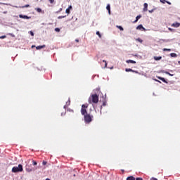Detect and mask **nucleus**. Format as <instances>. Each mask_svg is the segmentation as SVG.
Wrapping results in <instances>:
<instances>
[{
    "mask_svg": "<svg viewBox=\"0 0 180 180\" xmlns=\"http://www.w3.org/2000/svg\"><path fill=\"white\" fill-rule=\"evenodd\" d=\"M89 103H98L99 102V96L97 94H92L88 100Z\"/></svg>",
    "mask_w": 180,
    "mask_h": 180,
    "instance_id": "1",
    "label": "nucleus"
},
{
    "mask_svg": "<svg viewBox=\"0 0 180 180\" xmlns=\"http://www.w3.org/2000/svg\"><path fill=\"white\" fill-rule=\"evenodd\" d=\"M88 103L86 104H83L82 105V108H81V114L82 115V116H85L86 115H88V111L86 110V109H88Z\"/></svg>",
    "mask_w": 180,
    "mask_h": 180,
    "instance_id": "2",
    "label": "nucleus"
},
{
    "mask_svg": "<svg viewBox=\"0 0 180 180\" xmlns=\"http://www.w3.org/2000/svg\"><path fill=\"white\" fill-rule=\"evenodd\" d=\"M84 122L86 123H91L92 122V119H94V115H91V114H86V115H84Z\"/></svg>",
    "mask_w": 180,
    "mask_h": 180,
    "instance_id": "3",
    "label": "nucleus"
},
{
    "mask_svg": "<svg viewBox=\"0 0 180 180\" xmlns=\"http://www.w3.org/2000/svg\"><path fill=\"white\" fill-rule=\"evenodd\" d=\"M23 171V166L22 165H18V167H13L12 168V172L16 173V172H22Z\"/></svg>",
    "mask_w": 180,
    "mask_h": 180,
    "instance_id": "4",
    "label": "nucleus"
},
{
    "mask_svg": "<svg viewBox=\"0 0 180 180\" xmlns=\"http://www.w3.org/2000/svg\"><path fill=\"white\" fill-rule=\"evenodd\" d=\"M137 30H141V32H146V28H144V27H143V25H139L137 27H136Z\"/></svg>",
    "mask_w": 180,
    "mask_h": 180,
    "instance_id": "5",
    "label": "nucleus"
},
{
    "mask_svg": "<svg viewBox=\"0 0 180 180\" xmlns=\"http://www.w3.org/2000/svg\"><path fill=\"white\" fill-rule=\"evenodd\" d=\"M71 9H72V6H69V7L66 9L65 13H68V15H70L71 13Z\"/></svg>",
    "mask_w": 180,
    "mask_h": 180,
    "instance_id": "6",
    "label": "nucleus"
},
{
    "mask_svg": "<svg viewBox=\"0 0 180 180\" xmlns=\"http://www.w3.org/2000/svg\"><path fill=\"white\" fill-rule=\"evenodd\" d=\"M70 104H71V100L68 98V101L66 102V105H64V109H67V108H68V106H70Z\"/></svg>",
    "mask_w": 180,
    "mask_h": 180,
    "instance_id": "7",
    "label": "nucleus"
},
{
    "mask_svg": "<svg viewBox=\"0 0 180 180\" xmlns=\"http://www.w3.org/2000/svg\"><path fill=\"white\" fill-rule=\"evenodd\" d=\"M148 4L147 3H145L143 4V12H147V11H148Z\"/></svg>",
    "mask_w": 180,
    "mask_h": 180,
    "instance_id": "8",
    "label": "nucleus"
},
{
    "mask_svg": "<svg viewBox=\"0 0 180 180\" xmlns=\"http://www.w3.org/2000/svg\"><path fill=\"white\" fill-rule=\"evenodd\" d=\"M157 78L158 79H160V81H162V82H165V84H168V82H167V80H165V79L164 77H161L160 76H158Z\"/></svg>",
    "mask_w": 180,
    "mask_h": 180,
    "instance_id": "9",
    "label": "nucleus"
},
{
    "mask_svg": "<svg viewBox=\"0 0 180 180\" xmlns=\"http://www.w3.org/2000/svg\"><path fill=\"white\" fill-rule=\"evenodd\" d=\"M19 18H20L21 19H30V17L27 16V15H23L22 14H20L19 15Z\"/></svg>",
    "mask_w": 180,
    "mask_h": 180,
    "instance_id": "10",
    "label": "nucleus"
},
{
    "mask_svg": "<svg viewBox=\"0 0 180 180\" xmlns=\"http://www.w3.org/2000/svg\"><path fill=\"white\" fill-rule=\"evenodd\" d=\"M179 26H180L179 22H175V23L172 24V27H179Z\"/></svg>",
    "mask_w": 180,
    "mask_h": 180,
    "instance_id": "11",
    "label": "nucleus"
},
{
    "mask_svg": "<svg viewBox=\"0 0 180 180\" xmlns=\"http://www.w3.org/2000/svg\"><path fill=\"white\" fill-rule=\"evenodd\" d=\"M46 47V45L42 46H38L36 47L37 50H41V49H44Z\"/></svg>",
    "mask_w": 180,
    "mask_h": 180,
    "instance_id": "12",
    "label": "nucleus"
},
{
    "mask_svg": "<svg viewBox=\"0 0 180 180\" xmlns=\"http://www.w3.org/2000/svg\"><path fill=\"white\" fill-rule=\"evenodd\" d=\"M107 11H108L109 15H110V4H108L106 6Z\"/></svg>",
    "mask_w": 180,
    "mask_h": 180,
    "instance_id": "13",
    "label": "nucleus"
},
{
    "mask_svg": "<svg viewBox=\"0 0 180 180\" xmlns=\"http://www.w3.org/2000/svg\"><path fill=\"white\" fill-rule=\"evenodd\" d=\"M161 58H162V57H161V56H155L154 57V60H155L156 61H160V60H161Z\"/></svg>",
    "mask_w": 180,
    "mask_h": 180,
    "instance_id": "14",
    "label": "nucleus"
},
{
    "mask_svg": "<svg viewBox=\"0 0 180 180\" xmlns=\"http://www.w3.org/2000/svg\"><path fill=\"white\" fill-rule=\"evenodd\" d=\"M126 72H136V71L132 70L131 68H127L125 69Z\"/></svg>",
    "mask_w": 180,
    "mask_h": 180,
    "instance_id": "15",
    "label": "nucleus"
},
{
    "mask_svg": "<svg viewBox=\"0 0 180 180\" xmlns=\"http://www.w3.org/2000/svg\"><path fill=\"white\" fill-rule=\"evenodd\" d=\"M127 180H136V178L133 176H130L127 178Z\"/></svg>",
    "mask_w": 180,
    "mask_h": 180,
    "instance_id": "16",
    "label": "nucleus"
},
{
    "mask_svg": "<svg viewBox=\"0 0 180 180\" xmlns=\"http://www.w3.org/2000/svg\"><path fill=\"white\" fill-rule=\"evenodd\" d=\"M126 63H131V64H136V61L132 60H127L126 61Z\"/></svg>",
    "mask_w": 180,
    "mask_h": 180,
    "instance_id": "17",
    "label": "nucleus"
},
{
    "mask_svg": "<svg viewBox=\"0 0 180 180\" xmlns=\"http://www.w3.org/2000/svg\"><path fill=\"white\" fill-rule=\"evenodd\" d=\"M35 11H37V12L39 13H41V8H35Z\"/></svg>",
    "mask_w": 180,
    "mask_h": 180,
    "instance_id": "18",
    "label": "nucleus"
},
{
    "mask_svg": "<svg viewBox=\"0 0 180 180\" xmlns=\"http://www.w3.org/2000/svg\"><path fill=\"white\" fill-rule=\"evenodd\" d=\"M116 27H117V29H120V30H121V32H123V30H124L123 27H122L120 25H117Z\"/></svg>",
    "mask_w": 180,
    "mask_h": 180,
    "instance_id": "19",
    "label": "nucleus"
},
{
    "mask_svg": "<svg viewBox=\"0 0 180 180\" xmlns=\"http://www.w3.org/2000/svg\"><path fill=\"white\" fill-rule=\"evenodd\" d=\"M170 56L175 58V57H178V55H176V53H170Z\"/></svg>",
    "mask_w": 180,
    "mask_h": 180,
    "instance_id": "20",
    "label": "nucleus"
},
{
    "mask_svg": "<svg viewBox=\"0 0 180 180\" xmlns=\"http://www.w3.org/2000/svg\"><path fill=\"white\" fill-rule=\"evenodd\" d=\"M96 34H97V36H98L100 39L102 37V35L101 34V32H99V31H97Z\"/></svg>",
    "mask_w": 180,
    "mask_h": 180,
    "instance_id": "21",
    "label": "nucleus"
},
{
    "mask_svg": "<svg viewBox=\"0 0 180 180\" xmlns=\"http://www.w3.org/2000/svg\"><path fill=\"white\" fill-rule=\"evenodd\" d=\"M103 63H104V68H106L108 67V63H106V60H103Z\"/></svg>",
    "mask_w": 180,
    "mask_h": 180,
    "instance_id": "22",
    "label": "nucleus"
},
{
    "mask_svg": "<svg viewBox=\"0 0 180 180\" xmlns=\"http://www.w3.org/2000/svg\"><path fill=\"white\" fill-rule=\"evenodd\" d=\"M165 74H167V75H169L170 77H174V75L169 73V72H165Z\"/></svg>",
    "mask_w": 180,
    "mask_h": 180,
    "instance_id": "23",
    "label": "nucleus"
},
{
    "mask_svg": "<svg viewBox=\"0 0 180 180\" xmlns=\"http://www.w3.org/2000/svg\"><path fill=\"white\" fill-rule=\"evenodd\" d=\"M163 51H171V49L165 48L163 49Z\"/></svg>",
    "mask_w": 180,
    "mask_h": 180,
    "instance_id": "24",
    "label": "nucleus"
},
{
    "mask_svg": "<svg viewBox=\"0 0 180 180\" xmlns=\"http://www.w3.org/2000/svg\"><path fill=\"white\" fill-rule=\"evenodd\" d=\"M140 18H141V15H137L136 17V22H137L139 20V19H140Z\"/></svg>",
    "mask_w": 180,
    "mask_h": 180,
    "instance_id": "25",
    "label": "nucleus"
},
{
    "mask_svg": "<svg viewBox=\"0 0 180 180\" xmlns=\"http://www.w3.org/2000/svg\"><path fill=\"white\" fill-rule=\"evenodd\" d=\"M66 15H60L58 17V19H63L64 18H65Z\"/></svg>",
    "mask_w": 180,
    "mask_h": 180,
    "instance_id": "26",
    "label": "nucleus"
},
{
    "mask_svg": "<svg viewBox=\"0 0 180 180\" xmlns=\"http://www.w3.org/2000/svg\"><path fill=\"white\" fill-rule=\"evenodd\" d=\"M136 41H139V43H143L142 39H140V38L136 39Z\"/></svg>",
    "mask_w": 180,
    "mask_h": 180,
    "instance_id": "27",
    "label": "nucleus"
},
{
    "mask_svg": "<svg viewBox=\"0 0 180 180\" xmlns=\"http://www.w3.org/2000/svg\"><path fill=\"white\" fill-rule=\"evenodd\" d=\"M32 164H33V165H37V162L33 160V161H32Z\"/></svg>",
    "mask_w": 180,
    "mask_h": 180,
    "instance_id": "28",
    "label": "nucleus"
},
{
    "mask_svg": "<svg viewBox=\"0 0 180 180\" xmlns=\"http://www.w3.org/2000/svg\"><path fill=\"white\" fill-rule=\"evenodd\" d=\"M8 35L11 36V37H15V34L12 33H9Z\"/></svg>",
    "mask_w": 180,
    "mask_h": 180,
    "instance_id": "29",
    "label": "nucleus"
},
{
    "mask_svg": "<svg viewBox=\"0 0 180 180\" xmlns=\"http://www.w3.org/2000/svg\"><path fill=\"white\" fill-rule=\"evenodd\" d=\"M30 6L29 4H26L25 6H22V8H29Z\"/></svg>",
    "mask_w": 180,
    "mask_h": 180,
    "instance_id": "30",
    "label": "nucleus"
},
{
    "mask_svg": "<svg viewBox=\"0 0 180 180\" xmlns=\"http://www.w3.org/2000/svg\"><path fill=\"white\" fill-rule=\"evenodd\" d=\"M27 171H28V172H32V171H33V169L27 168Z\"/></svg>",
    "mask_w": 180,
    "mask_h": 180,
    "instance_id": "31",
    "label": "nucleus"
},
{
    "mask_svg": "<svg viewBox=\"0 0 180 180\" xmlns=\"http://www.w3.org/2000/svg\"><path fill=\"white\" fill-rule=\"evenodd\" d=\"M0 39H6V36L3 35V36L0 37Z\"/></svg>",
    "mask_w": 180,
    "mask_h": 180,
    "instance_id": "32",
    "label": "nucleus"
},
{
    "mask_svg": "<svg viewBox=\"0 0 180 180\" xmlns=\"http://www.w3.org/2000/svg\"><path fill=\"white\" fill-rule=\"evenodd\" d=\"M160 2H161L162 4H165V3L167 2V1H165V0H160Z\"/></svg>",
    "mask_w": 180,
    "mask_h": 180,
    "instance_id": "33",
    "label": "nucleus"
},
{
    "mask_svg": "<svg viewBox=\"0 0 180 180\" xmlns=\"http://www.w3.org/2000/svg\"><path fill=\"white\" fill-rule=\"evenodd\" d=\"M42 164H43V165H47V162L43 161Z\"/></svg>",
    "mask_w": 180,
    "mask_h": 180,
    "instance_id": "34",
    "label": "nucleus"
},
{
    "mask_svg": "<svg viewBox=\"0 0 180 180\" xmlns=\"http://www.w3.org/2000/svg\"><path fill=\"white\" fill-rule=\"evenodd\" d=\"M55 30H56L57 32H60V28H56Z\"/></svg>",
    "mask_w": 180,
    "mask_h": 180,
    "instance_id": "35",
    "label": "nucleus"
},
{
    "mask_svg": "<svg viewBox=\"0 0 180 180\" xmlns=\"http://www.w3.org/2000/svg\"><path fill=\"white\" fill-rule=\"evenodd\" d=\"M136 180H143V178H141V177H138V178L136 179Z\"/></svg>",
    "mask_w": 180,
    "mask_h": 180,
    "instance_id": "36",
    "label": "nucleus"
},
{
    "mask_svg": "<svg viewBox=\"0 0 180 180\" xmlns=\"http://www.w3.org/2000/svg\"><path fill=\"white\" fill-rule=\"evenodd\" d=\"M150 180H158V179L155 178V177H152V178L150 179Z\"/></svg>",
    "mask_w": 180,
    "mask_h": 180,
    "instance_id": "37",
    "label": "nucleus"
},
{
    "mask_svg": "<svg viewBox=\"0 0 180 180\" xmlns=\"http://www.w3.org/2000/svg\"><path fill=\"white\" fill-rule=\"evenodd\" d=\"M30 34H31V36H34V33H33L32 31H30Z\"/></svg>",
    "mask_w": 180,
    "mask_h": 180,
    "instance_id": "38",
    "label": "nucleus"
},
{
    "mask_svg": "<svg viewBox=\"0 0 180 180\" xmlns=\"http://www.w3.org/2000/svg\"><path fill=\"white\" fill-rule=\"evenodd\" d=\"M50 4H53L54 3V0H49Z\"/></svg>",
    "mask_w": 180,
    "mask_h": 180,
    "instance_id": "39",
    "label": "nucleus"
},
{
    "mask_svg": "<svg viewBox=\"0 0 180 180\" xmlns=\"http://www.w3.org/2000/svg\"><path fill=\"white\" fill-rule=\"evenodd\" d=\"M103 106H106V101H104V102L103 103Z\"/></svg>",
    "mask_w": 180,
    "mask_h": 180,
    "instance_id": "40",
    "label": "nucleus"
},
{
    "mask_svg": "<svg viewBox=\"0 0 180 180\" xmlns=\"http://www.w3.org/2000/svg\"><path fill=\"white\" fill-rule=\"evenodd\" d=\"M154 12V10H149V13H153Z\"/></svg>",
    "mask_w": 180,
    "mask_h": 180,
    "instance_id": "41",
    "label": "nucleus"
},
{
    "mask_svg": "<svg viewBox=\"0 0 180 180\" xmlns=\"http://www.w3.org/2000/svg\"><path fill=\"white\" fill-rule=\"evenodd\" d=\"M75 41H76L77 43H79V39H75Z\"/></svg>",
    "mask_w": 180,
    "mask_h": 180,
    "instance_id": "42",
    "label": "nucleus"
},
{
    "mask_svg": "<svg viewBox=\"0 0 180 180\" xmlns=\"http://www.w3.org/2000/svg\"><path fill=\"white\" fill-rule=\"evenodd\" d=\"M167 4H168L169 5H171V3L169 1H166Z\"/></svg>",
    "mask_w": 180,
    "mask_h": 180,
    "instance_id": "43",
    "label": "nucleus"
},
{
    "mask_svg": "<svg viewBox=\"0 0 180 180\" xmlns=\"http://www.w3.org/2000/svg\"><path fill=\"white\" fill-rule=\"evenodd\" d=\"M96 91H101L100 88L96 89Z\"/></svg>",
    "mask_w": 180,
    "mask_h": 180,
    "instance_id": "44",
    "label": "nucleus"
},
{
    "mask_svg": "<svg viewBox=\"0 0 180 180\" xmlns=\"http://www.w3.org/2000/svg\"><path fill=\"white\" fill-rule=\"evenodd\" d=\"M169 30H170V32H172V28H169Z\"/></svg>",
    "mask_w": 180,
    "mask_h": 180,
    "instance_id": "45",
    "label": "nucleus"
},
{
    "mask_svg": "<svg viewBox=\"0 0 180 180\" xmlns=\"http://www.w3.org/2000/svg\"><path fill=\"white\" fill-rule=\"evenodd\" d=\"M155 81H157V82H160V83H161V82H160V81H158V80H157V79H155Z\"/></svg>",
    "mask_w": 180,
    "mask_h": 180,
    "instance_id": "46",
    "label": "nucleus"
},
{
    "mask_svg": "<svg viewBox=\"0 0 180 180\" xmlns=\"http://www.w3.org/2000/svg\"><path fill=\"white\" fill-rule=\"evenodd\" d=\"M33 47H36V46H35L34 45H32V48L33 49Z\"/></svg>",
    "mask_w": 180,
    "mask_h": 180,
    "instance_id": "47",
    "label": "nucleus"
},
{
    "mask_svg": "<svg viewBox=\"0 0 180 180\" xmlns=\"http://www.w3.org/2000/svg\"><path fill=\"white\" fill-rule=\"evenodd\" d=\"M105 98H106V95H105Z\"/></svg>",
    "mask_w": 180,
    "mask_h": 180,
    "instance_id": "48",
    "label": "nucleus"
},
{
    "mask_svg": "<svg viewBox=\"0 0 180 180\" xmlns=\"http://www.w3.org/2000/svg\"><path fill=\"white\" fill-rule=\"evenodd\" d=\"M179 64H180V61H179Z\"/></svg>",
    "mask_w": 180,
    "mask_h": 180,
    "instance_id": "49",
    "label": "nucleus"
}]
</instances>
